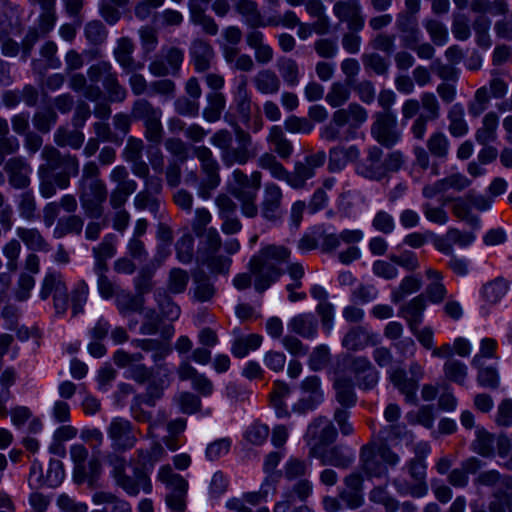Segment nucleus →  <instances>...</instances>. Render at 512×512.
I'll return each instance as SVG.
<instances>
[{
	"mask_svg": "<svg viewBox=\"0 0 512 512\" xmlns=\"http://www.w3.org/2000/svg\"><path fill=\"white\" fill-rule=\"evenodd\" d=\"M192 153L200 163L202 176L198 184L197 194L203 199H209L221 182L220 165L212 150L207 146H194Z\"/></svg>",
	"mask_w": 512,
	"mask_h": 512,
	"instance_id": "nucleus-6",
	"label": "nucleus"
},
{
	"mask_svg": "<svg viewBox=\"0 0 512 512\" xmlns=\"http://www.w3.org/2000/svg\"><path fill=\"white\" fill-rule=\"evenodd\" d=\"M135 45L128 37H121L113 50V56L125 73L135 72L143 69L144 64L133 57Z\"/></svg>",
	"mask_w": 512,
	"mask_h": 512,
	"instance_id": "nucleus-25",
	"label": "nucleus"
},
{
	"mask_svg": "<svg viewBox=\"0 0 512 512\" xmlns=\"http://www.w3.org/2000/svg\"><path fill=\"white\" fill-rule=\"evenodd\" d=\"M247 77L241 76L234 92L233 100L239 115L249 120L251 117L252 99L247 87Z\"/></svg>",
	"mask_w": 512,
	"mask_h": 512,
	"instance_id": "nucleus-39",
	"label": "nucleus"
},
{
	"mask_svg": "<svg viewBox=\"0 0 512 512\" xmlns=\"http://www.w3.org/2000/svg\"><path fill=\"white\" fill-rule=\"evenodd\" d=\"M300 389L307 396L302 397L295 405L294 410L300 413L314 410L323 401L321 380L316 375L306 377L300 384Z\"/></svg>",
	"mask_w": 512,
	"mask_h": 512,
	"instance_id": "nucleus-17",
	"label": "nucleus"
},
{
	"mask_svg": "<svg viewBox=\"0 0 512 512\" xmlns=\"http://www.w3.org/2000/svg\"><path fill=\"white\" fill-rule=\"evenodd\" d=\"M234 131L238 143L237 147L232 146L233 136L227 129L216 131L210 138L211 144L220 150L221 160L227 167L234 164L245 165L257 155L251 135L238 125Z\"/></svg>",
	"mask_w": 512,
	"mask_h": 512,
	"instance_id": "nucleus-4",
	"label": "nucleus"
},
{
	"mask_svg": "<svg viewBox=\"0 0 512 512\" xmlns=\"http://www.w3.org/2000/svg\"><path fill=\"white\" fill-rule=\"evenodd\" d=\"M399 463L400 456L385 441L373 437L369 443L361 447L360 466L368 477L387 476V467H395Z\"/></svg>",
	"mask_w": 512,
	"mask_h": 512,
	"instance_id": "nucleus-5",
	"label": "nucleus"
},
{
	"mask_svg": "<svg viewBox=\"0 0 512 512\" xmlns=\"http://www.w3.org/2000/svg\"><path fill=\"white\" fill-rule=\"evenodd\" d=\"M69 87L76 92H83V95L90 101H98L103 96V91L98 85H87V78L82 73L72 74L69 79Z\"/></svg>",
	"mask_w": 512,
	"mask_h": 512,
	"instance_id": "nucleus-45",
	"label": "nucleus"
},
{
	"mask_svg": "<svg viewBox=\"0 0 512 512\" xmlns=\"http://www.w3.org/2000/svg\"><path fill=\"white\" fill-rule=\"evenodd\" d=\"M9 184L15 189H25L30 185L31 167L22 157H12L4 165Z\"/></svg>",
	"mask_w": 512,
	"mask_h": 512,
	"instance_id": "nucleus-23",
	"label": "nucleus"
},
{
	"mask_svg": "<svg viewBox=\"0 0 512 512\" xmlns=\"http://www.w3.org/2000/svg\"><path fill=\"white\" fill-rule=\"evenodd\" d=\"M206 100L207 105L203 109L202 116L209 123L217 122L225 110L226 97L221 92H211L207 94Z\"/></svg>",
	"mask_w": 512,
	"mask_h": 512,
	"instance_id": "nucleus-41",
	"label": "nucleus"
},
{
	"mask_svg": "<svg viewBox=\"0 0 512 512\" xmlns=\"http://www.w3.org/2000/svg\"><path fill=\"white\" fill-rule=\"evenodd\" d=\"M55 143L61 147L70 146L78 149L84 142V134L78 130L70 131L59 128L54 134Z\"/></svg>",
	"mask_w": 512,
	"mask_h": 512,
	"instance_id": "nucleus-59",
	"label": "nucleus"
},
{
	"mask_svg": "<svg viewBox=\"0 0 512 512\" xmlns=\"http://www.w3.org/2000/svg\"><path fill=\"white\" fill-rule=\"evenodd\" d=\"M117 237L109 233L102 242L93 248L92 252L95 257L94 269L107 270L106 261L116 254Z\"/></svg>",
	"mask_w": 512,
	"mask_h": 512,
	"instance_id": "nucleus-36",
	"label": "nucleus"
},
{
	"mask_svg": "<svg viewBox=\"0 0 512 512\" xmlns=\"http://www.w3.org/2000/svg\"><path fill=\"white\" fill-rule=\"evenodd\" d=\"M16 235L30 250L40 252H48L50 250L49 243L37 228L18 227Z\"/></svg>",
	"mask_w": 512,
	"mask_h": 512,
	"instance_id": "nucleus-38",
	"label": "nucleus"
},
{
	"mask_svg": "<svg viewBox=\"0 0 512 512\" xmlns=\"http://www.w3.org/2000/svg\"><path fill=\"white\" fill-rule=\"evenodd\" d=\"M371 134L375 140L385 147H392L400 139L397 130V119L393 112H378L371 127Z\"/></svg>",
	"mask_w": 512,
	"mask_h": 512,
	"instance_id": "nucleus-12",
	"label": "nucleus"
},
{
	"mask_svg": "<svg viewBox=\"0 0 512 512\" xmlns=\"http://www.w3.org/2000/svg\"><path fill=\"white\" fill-rule=\"evenodd\" d=\"M382 154V150L379 147H370L366 158L357 165V173L369 180L380 181L385 178Z\"/></svg>",
	"mask_w": 512,
	"mask_h": 512,
	"instance_id": "nucleus-22",
	"label": "nucleus"
},
{
	"mask_svg": "<svg viewBox=\"0 0 512 512\" xmlns=\"http://www.w3.org/2000/svg\"><path fill=\"white\" fill-rule=\"evenodd\" d=\"M107 435L115 452H125L135 447L138 438L137 430L131 421L115 417L107 427Z\"/></svg>",
	"mask_w": 512,
	"mask_h": 512,
	"instance_id": "nucleus-10",
	"label": "nucleus"
},
{
	"mask_svg": "<svg viewBox=\"0 0 512 512\" xmlns=\"http://www.w3.org/2000/svg\"><path fill=\"white\" fill-rule=\"evenodd\" d=\"M184 61V50L175 46H164L160 54L148 66L155 77L177 76Z\"/></svg>",
	"mask_w": 512,
	"mask_h": 512,
	"instance_id": "nucleus-11",
	"label": "nucleus"
},
{
	"mask_svg": "<svg viewBox=\"0 0 512 512\" xmlns=\"http://www.w3.org/2000/svg\"><path fill=\"white\" fill-rule=\"evenodd\" d=\"M333 388L336 400L341 406L350 408L356 404L357 396L351 378L342 373H337Z\"/></svg>",
	"mask_w": 512,
	"mask_h": 512,
	"instance_id": "nucleus-31",
	"label": "nucleus"
},
{
	"mask_svg": "<svg viewBox=\"0 0 512 512\" xmlns=\"http://www.w3.org/2000/svg\"><path fill=\"white\" fill-rule=\"evenodd\" d=\"M83 225V219L78 215L72 214L70 216L63 217L58 221L55 228V234H57L58 237H62L70 233L79 235L82 232Z\"/></svg>",
	"mask_w": 512,
	"mask_h": 512,
	"instance_id": "nucleus-63",
	"label": "nucleus"
},
{
	"mask_svg": "<svg viewBox=\"0 0 512 512\" xmlns=\"http://www.w3.org/2000/svg\"><path fill=\"white\" fill-rule=\"evenodd\" d=\"M482 485H497L512 500L511 476H501L496 471L482 472Z\"/></svg>",
	"mask_w": 512,
	"mask_h": 512,
	"instance_id": "nucleus-64",
	"label": "nucleus"
},
{
	"mask_svg": "<svg viewBox=\"0 0 512 512\" xmlns=\"http://www.w3.org/2000/svg\"><path fill=\"white\" fill-rule=\"evenodd\" d=\"M235 10L245 18L246 23L252 27L264 25L257 4L251 0H239L235 4Z\"/></svg>",
	"mask_w": 512,
	"mask_h": 512,
	"instance_id": "nucleus-52",
	"label": "nucleus"
},
{
	"mask_svg": "<svg viewBox=\"0 0 512 512\" xmlns=\"http://www.w3.org/2000/svg\"><path fill=\"white\" fill-rule=\"evenodd\" d=\"M115 483L130 496L138 495L141 489L145 493H150L152 490L148 475L138 467L134 469L133 476L124 474L115 480Z\"/></svg>",
	"mask_w": 512,
	"mask_h": 512,
	"instance_id": "nucleus-26",
	"label": "nucleus"
},
{
	"mask_svg": "<svg viewBox=\"0 0 512 512\" xmlns=\"http://www.w3.org/2000/svg\"><path fill=\"white\" fill-rule=\"evenodd\" d=\"M64 477L65 472L60 460H50L45 475L43 474L41 466L34 462L29 475V484L33 487L43 485L48 487H57L62 483Z\"/></svg>",
	"mask_w": 512,
	"mask_h": 512,
	"instance_id": "nucleus-15",
	"label": "nucleus"
},
{
	"mask_svg": "<svg viewBox=\"0 0 512 512\" xmlns=\"http://www.w3.org/2000/svg\"><path fill=\"white\" fill-rule=\"evenodd\" d=\"M333 13L341 22H346L348 30L360 32L364 27L362 8L358 0L337 1Z\"/></svg>",
	"mask_w": 512,
	"mask_h": 512,
	"instance_id": "nucleus-18",
	"label": "nucleus"
},
{
	"mask_svg": "<svg viewBox=\"0 0 512 512\" xmlns=\"http://www.w3.org/2000/svg\"><path fill=\"white\" fill-rule=\"evenodd\" d=\"M87 77L92 85L102 83L110 102L121 103L127 98L126 88L119 82L118 73L111 62L98 61L87 69Z\"/></svg>",
	"mask_w": 512,
	"mask_h": 512,
	"instance_id": "nucleus-7",
	"label": "nucleus"
},
{
	"mask_svg": "<svg viewBox=\"0 0 512 512\" xmlns=\"http://www.w3.org/2000/svg\"><path fill=\"white\" fill-rule=\"evenodd\" d=\"M157 478L169 490L165 497L169 509L186 510L188 482L181 475L174 473L170 465L161 466Z\"/></svg>",
	"mask_w": 512,
	"mask_h": 512,
	"instance_id": "nucleus-8",
	"label": "nucleus"
},
{
	"mask_svg": "<svg viewBox=\"0 0 512 512\" xmlns=\"http://www.w3.org/2000/svg\"><path fill=\"white\" fill-rule=\"evenodd\" d=\"M89 286L83 279L78 280L68 294V300L71 302L72 316L75 317L84 312V307L88 301Z\"/></svg>",
	"mask_w": 512,
	"mask_h": 512,
	"instance_id": "nucleus-46",
	"label": "nucleus"
},
{
	"mask_svg": "<svg viewBox=\"0 0 512 512\" xmlns=\"http://www.w3.org/2000/svg\"><path fill=\"white\" fill-rule=\"evenodd\" d=\"M131 117L143 121V124L161 119L162 110L144 98L137 99L131 108Z\"/></svg>",
	"mask_w": 512,
	"mask_h": 512,
	"instance_id": "nucleus-43",
	"label": "nucleus"
},
{
	"mask_svg": "<svg viewBox=\"0 0 512 512\" xmlns=\"http://www.w3.org/2000/svg\"><path fill=\"white\" fill-rule=\"evenodd\" d=\"M423 26L429 34L431 41L435 45L444 46L448 42V29L440 21L428 18L424 20Z\"/></svg>",
	"mask_w": 512,
	"mask_h": 512,
	"instance_id": "nucleus-57",
	"label": "nucleus"
},
{
	"mask_svg": "<svg viewBox=\"0 0 512 512\" xmlns=\"http://www.w3.org/2000/svg\"><path fill=\"white\" fill-rule=\"evenodd\" d=\"M287 327L291 333L304 339H314L318 334V322L311 313H301L293 316Z\"/></svg>",
	"mask_w": 512,
	"mask_h": 512,
	"instance_id": "nucleus-28",
	"label": "nucleus"
},
{
	"mask_svg": "<svg viewBox=\"0 0 512 512\" xmlns=\"http://www.w3.org/2000/svg\"><path fill=\"white\" fill-rule=\"evenodd\" d=\"M496 348L495 340L491 338L482 339V386L496 387L498 385Z\"/></svg>",
	"mask_w": 512,
	"mask_h": 512,
	"instance_id": "nucleus-20",
	"label": "nucleus"
},
{
	"mask_svg": "<svg viewBox=\"0 0 512 512\" xmlns=\"http://www.w3.org/2000/svg\"><path fill=\"white\" fill-rule=\"evenodd\" d=\"M255 89L260 94L274 95L280 91L281 80L272 69L259 70L252 78Z\"/></svg>",
	"mask_w": 512,
	"mask_h": 512,
	"instance_id": "nucleus-33",
	"label": "nucleus"
},
{
	"mask_svg": "<svg viewBox=\"0 0 512 512\" xmlns=\"http://www.w3.org/2000/svg\"><path fill=\"white\" fill-rule=\"evenodd\" d=\"M78 196L85 215L100 218L108 196L107 186L100 178V170L95 162L84 165L78 185Z\"/></svg>",
	"mask_w": 512,
	"mask_h": 512,
	"instance_id": "nucleus-3",
	"label": "nucleus"
},
{
	"mask_svg": "<svg viewBox=\"0 0 512 512\" xmlns=\"http://www.w3.org/2000/svg\"><path fill=\"white\" fill-rule=\"evenodd\" d=\"M41 156L43 160L46 161V164L41 166L47 168L49 173L59 168L70 169L73 175H77L79 172V162L75 156L69 154L61 155L60 152L52 146H45L41 152Z\"/></svg>",
	"mask_w": 512,
	"mask_h": 512,
	"instance_id": "nucleus-24",
	"label": "nucleus"
},
{
	"mask_svg": "<svg viewBox=\"0 0 512 512\" xmlns=\"http://www.w3.org/2000/svg\"><path fill=\"white\" fill-rule=\"evenodd\" d=\"M314 176L315 172L304 161H298L295 163L293 172L287 171V177L284 181L294 189H302L305 187L307 180Z\"/></svg>",
	"mask_w": 512,
	"mask_h": 512,
	"instance_id": "nucleus-49",
	"label": "nucleus"
},
{
	"mask_svg": "<svg viewBox=\"0 0 512 512\" xmlns=\"http://www.w3.org/2000/svg\"><path fill=\"white\" fill-rule=\"evenodd\" d=\"M392 484L396 490V492L400 496H411L413 498H422L428 493V485L418 484L414 481V483H410L405 479L395 478L392 481Z\"/></svg>",
	"mask_w": 512,
	"mask_h": 512,
	"instance_id": "nucleus-55",
	"label": "nucleus"
},
{
	"mask_svg": "<svg viewBox=\"0 0 512 512\" xmlns=\"http://www.w3.org/2000/svg\"><path fill=\"white\" fill-rule=\"evenodd\" d=\"M390 379L393 385L405 396L407 402H416V392L418 390L416 379L408 378L406 372L400 368L391 373Z\"/></svg>",
	"mask_w": 512,
	"mask_h": 512,
	"instance_id": "nucleus-37",
	"label": "nucleus"
},
{
	"mask_svg": "<svg viewBox=\"0 0 512 512\" xmlns=\"http://www.w3.org/2000/svg\"><path fill=\"white\" fill-rule=\"evenodd\" d=\"M131 345L145 352H151L155 365L164 363L163 360L172 352L169 342L157 339H133Z\"/></svg>",
	"mask_w": 512,
	"mask_h": 512,
	"instance_id": "nucleus-32",
	"label": "nucleus"
},
{
	"mask_svg": "<svg viewBox=\"0 0 512 512\" xmlns=\"http://www.w3.org/2000/svg\"><path fill=\"white\" fill-rule=\"evenodd\" d=\"M333 116L338 125L347 126L345 139L348 140L354 138L356 130L367 121L368 113L358 103H350L346 108L336 110Z\"/></svg>",
	"mask_w": 512,
	"mask_h": 512,
	"instance_id": "nucleus-14",
	"label": "nucleus"
},
{
	"mask_svg": "<svg viewBox=\"0 0 512 512\" xmlns=\"http://www.w3.org/2000/svg\"><path fill=\"white\" fill-rule=\"evenodd\" d=\"M464 116L465 111L461 104L457 103L451 106L447 114L449 121L448 131L451 136L458 138L468 133L469 127Z\"/></svg>",
	"mask_w": 512,
	"mask_h": 512,
	"instance_id": "nucleus-42",
	"label": "nucleus"
},
{
	"mask_svg": "<svg viewBox=\"0 0 512 512\" xmlns=\"http://www.w3.org/2000/svg\"><path fill=\"white\" fill-rule=\"evenodd\" d=\"M425 307L426 303L422 295L413 298L401 307L400 314L407 320L410 329L419 327Z\"/></svg>",
	"mask_w": 512,
	"mask_h": 512,
	"instance_id": "nucleus-40",
	"label": "nucleus"
},
{
	"mask_svg": "<svg viewBox=\"0 0 512 512\" xmlns=\"http://www.w3.org/2000/svg\"><path fill=\"white\" fill-rule=\"evenodd\" d=\"M428 151L437 158L445 159L448 156L450 142L447 136L441 132L436 131L430 135L427 140Z\"/></svg>",
	"mask_w": 512,
	"mask_h": 512,
	"instance_id": "nucleus-56",
	"label": "nucleus"
},
{
	"mask_svg": "<svg viewBox=\"0 0 512 512\" xmlns=\"http://www.w3.org/2000/svg\"><path fill=\"white\" fill-rule=\"evenodd\" d=\"M261 178V173L254 171L252 172V189L233 188L232 190V194L240 202L242 214L246 217L254 218L258 215L259 209L256 201Z\"/></svg>",
	"mask_w": 512,
	"mask_h": 512,
	"instance_id": "nucleus-19",
	"label": "nucleus"
},
{
	"mask_svg": "<svg viewBox=\"0 0 512 512\" xmlns=\"http://www.w3.org/2000/svg\"><path fill=\"white\" fill-rule=\"evenodd\" d=\"M17 209L19 216L28 221L32 222L37 218V201L36 197L31 190H27L19 194L17 199Z\"/></svg>",
	"mask_w": 512,
	"mask_h": 512,
	"instance_id": "nucleus-50",
	"label": "nucleus"
},
{
	"mask_svg": "<svg viewBox=\"0 0 512 512\" xmlns=\"http://www.w3.org/2000/svg\"><path fill=\"white\" fill-rule=\"evenodd\" d=\"M282 199L281 188L275 183H267L260 205L261 216L269 222L277 223L281 221L283 217Z\"/></svg>",
	"mask_w": 512,
	"mask_h": 512,
	"instance_id": "nucleus-16",
	"label": "nucleus"
},
{
	"mask_svg": "<svg viewBox=\"0 0 512 512\" xmlns=\"http://www.w3.org/2000/svg\"><path fill=\"white\" fill-rule=\"evenodd\" d=\"M269 143L274 146L275 152L283 159H287L293 152L291 142L285 137L280 126H272L267 137Z\"/></svg>",
	"mask_w": 512,
	"mask_h": 512,
	"instance_id": "nucleus-48",
	"label": "nucleus"
},
{
	"mask_svg": "<svg viewBox=\"0 0 512 512\" xmlns=\"http://www.w3.org/2000/svg\"><path fill=\"white\" fill-rule=\"evenodd\" d=\"M315 455L317 456V454ZM318 457L323 465H332L340 468L348 467L353 461V457L344 453L338 446L326 450L321 455H318Z\"/></svg>",
	"mask_w": 512,
	"mask_h": 512,
	"instance_id": "nucleus-53",
	"label": "nucleus"
},
{
	"mask_svg": "<svg viewBox=\"0 0 512 512\" xmlns=\"http://www.w3.org/2000/svg\"><path fill=\"white\" fill-rule=\"evenodd\" d=\"M378 335L369 332L362 326L351 328L342 340V345L352 351L363 350L369 345L377 343Z\"/></svg>",
	"mask_w": 512,
	"mask_h": 512,
	"instance_id": "nucleus-29",
	"label": "nucleus"
},
{
	"mask_svg": "<svg viewBox=\"0 0 512 512\" xmlns=\"http://www.w3.org/2000/svg\"><path fill=\"white\" fill-rule=\"evenodd\" d=\"M443 372L448 380L463 385L467 376V367L457 359H448L444 363Z\"/></svg>",
	"mask_w": 512,
	"mask_h": 512,
	"instance_id": "nucleus-62",
	"label": "nucleus"
},
{
	"mask_svg": "<svg viewBox=\"0 0 512 512\" xmlns=\"http://www.w3.org/2000/svg\"><path fill=\"white\" fill-rule=\"evenodd\" d=\"M52 295L55 313L63 316L68 310V291L63 275L55 270H49L41 283L39 296L42 300Z\"/></svg>",
	"mask_w": 512,
	"mask_h": 512,
	"instance_id": "nucleus-9",
	"label": "nucleus"
},
{
	"mask_svg": "<svg viewBox=\"0 0 512 512\" xmlns=\"http://www.w3.org/2000/svg\"><path fill=\"white\" fill-rule=\"evenodd\" d=\"M144 359L142 353H129L123 349L115 351L114 363L120 368H128V378L138 384L148 383L147 396L144 402L149 406L155 405V400L162 396V392L170 384L172 370L167 363L154 365L153 368L142 364Z\"/></svg>",
	"mask_w": 512,
	"mask_h": 512,
	"instance_id": "nucleus-1",
	"label": "nucleus"
},
{
	"mask_svg": "<svg viewBox=\"0 0 512 512\" xmlns=\"http://www.w3.org/2000/svg\"><path fill=\"white\" fill-rule=\"evenodd\" d=\"M497 452L499 464L512 471V440L506 436H494L482 430V457Z\"/></svg>",
	"mask_w": 512,
	"mask_h": 512,
	"instance_id": "nucleus-13",
	"label": "nucleus"
},
{
	"mask_svg": "<svg viewBox=\"0 0 512 512\" xmlns=\"http://www.w3.org/2000/svg\"><path fill=\"white\" fill-rule=\"evenodd\" d=\"M115 303L119 313L126 315L131 312H142L144 299L142 296H135L130 292L121 290L116 293Z\"/></svg>",
	"mask_w": 512,
	"mask_h": 512,
	"instance_id": "nucleus-47",
	"label": "nucleus"
},
{
	"mask_svg": "<svg viewBox=\"0 0 512 512\" xmlns=\"http://www.w3.org/2000/svg\"><path fill=\"white\" fill-rule=\"evenodd\" d=\"M31 5L40 7L38 18V29L42 34H47L53 30L56 21V0H29Z\"/></svg>",
	"mask_w": 512,
	"mask_h": 512,
	"instance_id": "nucleus-35",
	"label": "nucleus"
},
{
	"mask_svg": "<svg viewBox=\"0 0 512 512\" xmlns=\"http://www.w3.org/2000/svg\"><path fill=\"white\" fill-rule=\"evenodd\" d=\"M257 164L260 168L268 170L271 175L278 180H285L287 177V170L285 167L277 160L276 156L271 153L262 154Z\"/></svg>",
	"mask_w": 512,
	"mask_h": 512,
	"instance_id": "nucleus-61",
	"label": "nucleus"
},
{
	"mask_svg": "<svg viewBox=\"0 0 512 512\" xmlns=\"http://www.w3.org/2000/svg\"><path fill=\"white\" fill-rule=\"evenodd\" d=\"M201 237H203V241L201 242L202 247L198 251L200 258L219 252L222 246V240L219 232L215 228L211 227L207 229L203 232Z\"/></svg>",
	"mask_w": 512,
	"mask_h": 512,
	"instance_id": "nucleus-58",
	"label": "nucleus"
},
{
	"mask_svg": "<svg viewBox=\"0 0 512 512\" xmlns=\"http://www.w3.org/2000/svg\"><path fill=\"white\" fill-rule=\"evenodd\" d=\"M190 57L195 70L205 72L210 69L215 52L207 41L196 39L191 43Z\"/></svg>",
	"mask_w": 512,
	"mask_h": 512,
	"instance_id": "nucleus-27",
	"label": "nucleus"
},
{
	"mask_svg": "<svg viewBox=\"0 0 512 512\" xmlns=\"http://www.w3.org/2000/svg\"><path fill=\"white\" fill-rule=\"evenodd\" d=\"M276 67L280 77L289 87H296L300 83V67L296 60L289 57L278 59Z\"/></svg>",
	"mask_w": 512,
	"mask_h": 512,
	"instance_id": "nucleus-44",
	"label": "nucleus"
},
{
	"mask_svg": "<svg viewBox=\"0 0 512 512\" xmlns=\"http://www.w3.org/2000/svg\"><path fill=\"white\" fill-rule=\"evenodd\" d=\"M290 250L281 245H266L249 262L250 272L255 276V290L262 293L284 273L281 265L290 258Z\"/></svg>",
	"mask_w": 512,
	"mask_h": 512,
	"instance_id": "nucleus-2",
	"label": "nucleus"
},
{
	"mask_svg": "<svg viewBox=\"0 0 512 512\" xmlns=\"http://www.w3.org/2000/svg\"><path fill=\"white\" fill-rule=\"evenodd\" d=\"M350 85L348 83L334 82L326 94V102L333 108L345 104L350 98Z\"/></svg>",
	"mask_w": 512,
	"mask_h": 512,
	"instance_id": "nucleus-54",
	"label": "nucleus"
},
{
	"mask_svg": "<svg viewBox=\"0 0 512 512\" xmlns=\"http://www.w3.org/2000/svg\"><path fill=\"white\" fill-rule=\"evenodd\" d=\"M360 157V151L357 146L351 145L336 146L329 150L328 169L331 172H339L345 168L349 162H354Z\"/></svg>",
	"mask_w": 512,
	"mask_h": 512,
	"instance_id": "nucleus-30",
	"label": "nucleus"
},
{
	"mask_svg": "<svg viewBox=\"0 0 512 512\" xmlns=\"http://www.w3.org/2000/svg\"><path fill=\"white\" fill-rule=\"evenodd\" d=\"M262 343V336L259 334H249L241 336L234 340L231 352L237 358H244L250 350H256Z\"/></svg>",
	"mask_w": 512,
	"mask_h": 512,
	"instance_id": "nucleus-51",
	"label": "nucleus"
},
{
	"mask_svg": "<svg viewBox=\"0 0 512 512\" xmlns=\"http://www.w3.org/2000/svg\"><path fill=\"white\" fill-rule=\"evenodd\" d=\"M307 437L315 441L311 452L317 454L318 446L328 445L335 441L337 431L328 418L320 416L309 425Z\"/></svg>",
	"mask_w": 512,
	"mask_h": 512,
	"instance_id": "nucleus-21",
	"label": "nucleus"
},
{
	"mask_svg": "<svg viewBox=\"0 0 512 512\" xmlns=\"http://www.w3.org/2000/svg\"><path fill=\"white\" fill-rule=\"evenodd\" d=\"M137 189V183H126L116 186L109 195V204L113 209H124L130 195Z\"/></svg>",
	"mask_w": 512,
	"mask_h": 512,
	"instance_id": "nucleus-60",
	"label": "nucleus"
},
{
	"mask_svg": "<svg viewBox=\"0 0 512 512\" xmlns=\"http://www.w3.org/2000/svg\"><path fill=\"white\" fill-rule=\"evenodd\" d=\"M479 210L480 202L474 193H469L467 196L459 198L453 207L455 216L470 224L476 223Z\"/></svg>",
	"mask_w": 512,
	"mask_h": 512,
	"instance_id": "nucleus-34",
	"label": "nucleus"
}]
</instances>
